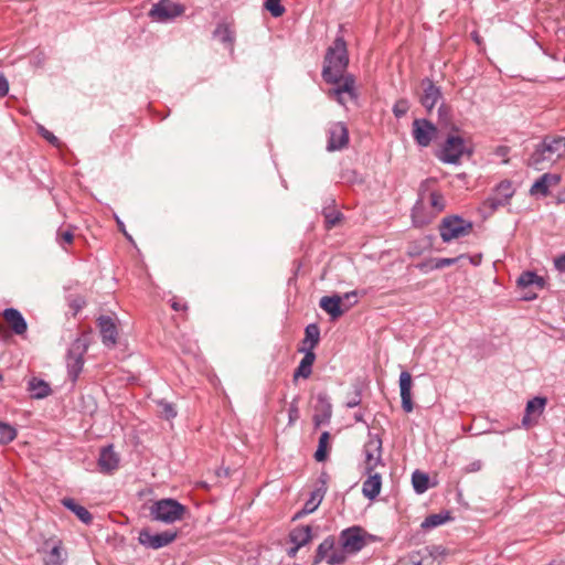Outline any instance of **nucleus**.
I'll return each instance as SVG.
<instances>
[{
    "label": "nucleus",
    "mask_w": 565,
    "mask_h": 565,
    "mask_svg": "<svg viewBox=\"0 0 565 565\" xmlns=\"http://www.w3.org/2000/svg\"><path fill=\"white\" fill-rule=\"evenodd\" d=\"M330 439V434L323 431L319 438L318 449L315 452V459L317 461H323L327 458V448Z\"/></svg>",
    "instance_id": "e433bc0d"
},
{
    "label": "nucleus",
    "mask_w": 565,
    "mask_h": 565,
    "mask_svg": "<svg viewBox=\"0 0 565 565\" xmlns=\"http://www.w3.org/2000/svg\"><path fill=\"white\" fill-rule=\"evenodd\" d=\"M338 552L339 546L335 545V537L329 535L317 547L313 563L318 564L326 561L330 565L332 555Z\"/></svg>",
    "instance_id": "4be33fe9"
},
{
    "label": "nucleus",
    "mask_w": 565,
    "mask_h": 565,
    "mask_svg": "<svg viewBox=\"0 0 565 565\" xmlns=\"http://www.w3.org/2000/svg\"><path fill=\"white\" fill-rule=\"evenodd\" d=\"M420 559L417 555H413L412 553L407 557L401 558L396 565H419Z\"/></svg>",
    "instance_id": "09e8293b"
},
{
    "label": "nucleus",
    "mask_w": 565,
    "mask_h": 565,
    "mask_svg": "<svg viewBox=\"0 0 565 565\" xmlns=\"http://www.w3.org/2000/svg\"><path fill=\"white\" fill-rule=\"evenodd\" d=\"M9 92V82L3 74H0V98L4 97Z\"/></svg>",
    "instance_id": "864d4df0"
},
{
    "label": "nucleus",
    "mask_w": 565,
    "mask_h": 565,
    "mask_svg": "<svg viewBox=\"0 0 565 565\" xmlns=\"http://www.w3.org/2000/svg\"><path fill=\"white\" fill-rule=\"evenodd\" d=\"M97 326L102 335V342L108 348L115 347L117 343V327L114 319L109 316H100L97 319Z\"/></svg>",
    "instance_id": "a211bd4d"
},
{
    "label": "nucleus",
    "mask_w": 565,
    "mask_h": 565,
    "mask_svg": "<svg viewBox=\"0 0 565 565\" xmlns=\"http://www.w3.org/2000/svg\"><path fill=\"white\" fill-rule=\"evenodd\" d=\"M318 401L321 404V414H316L313 417L317 426L328 423L332 414L331 404L328 402L326 396L319 395Z\"/></svg>",
    "instance_id": "473e14b6"
},
{
    "label": "nucleus",
    "mask_w": 565,
    "mask_h": 565,
    "mask_svg": "<svg viewBox=\"0 0 565 565\" xmlns=\"http://www.w3.org/2000/svg\"><path fill=\"white\" fill-rule=\"evenodd\" d=\"M305 351V349L302 350ZM316 360V354L311 350H306L305 356L300 361L298 367L296 369L294 373V379L297 380L298 377L308 379L312 373V364Z\"/></svg>",
    "instance_id": "bb28decb"
},
{
    "label": "nucleus",
    "mask_w": 565,
    "mask_h": 565,
    "mask_svg": "<svg viewBox=\"0 0 565 565\" xmlns=\"http://www.w3.org/2000/svg\"><path fill=\"white\" fill-rule=\"evenodd\" d=\"M349 64L347 43L338 36L328 47L324 56L322 77L327 83H338Z\"/></svg>",
    "instance_id": "f03ea898"
},
{
    "label": "nucleus",
    "mask_w": 565,
    "mask_h": 565,
    "mask_svg": "<svg viewBox=\"0 0 565 565\" xmlns=\"http://www.w3.org/2000/svg\"><path fill=\"white\" fill-rule=\"evenodd\" d=\"M448 520H449L448 513L430 514L422 522V527L424 530L434 529V527H437V526L444 524Z\"/></svg>",
    "instance_id": "c9c22d12"
},
{
    "label": "nucleus",
    "mask_w": 565,
    "mask_h": 565,
    "mask_svg": "<svg viewBox=\"0 0 565 565\" xmlns=\"http://www.w3.org/2000/svg\"><path fill=\"white\" fill-rule=\"evenodd\" d=\"M6 334L4 327L0 323V339L3 338Z\"/></svg>",
    "instance_id": "69168bd1"
},
{
    "label": "nucleus",
    "mask_w": 565,
    "mask_h": 565,
    "mask_svg": "<svg viewBox=\"0 0 565 565\" xmlns=\"http://www.w3.org/2000/svg\"><path fill=\"white\" fill-rule=\"evenodd\" d=\"M554 266L558 271L565 273V253L554 259Z\"/></svg>",
    "instance_id": "6e6d98bb"
},
{
    "label": "nucleus",
    "mask_w": 565,
    "mask_h": 565,
    "mask_svg": "<svg viewBox=\"0 0 565 565\" xmlns=\"http://www.w3.org/2000/svg\"><path fill=\"white\" fill-rule=\"evenodd\" d=\"M408 111V103L405 99H399L393 106V114L396 118H402Z\"/></svg>",
    "instance_id": "c03bdc74"
},
{
    "label": "nucleus",
    "mask_w": 565,
    "mask_h": 565,
    "mask_svg": "<svg viewBox=\"0 0 565 565\" xmlns=\"http://www.w3.org/2000/svg\"><path fill=\"white\" fill-rule=\"evenodd\" d=\"M335 87L329 90V96L337 99L339 104L345 105L348 102H355L358 93L355 90V77L352 74H342Z\"/></svg>",
    "instance_id": "9d476101"
},
{
    "label": "nucleus",
    "mask_w": 565,
    "mask_h": 565,
    "mask_svg": "<svg viewBox=\"0 0 565 565\" xmlns=\"http://www.w3.org/2000/svg\"><path fill=\"white\" fill-rule=\"evenodd\" d=\"M513 194L514 189L512 183L508 180L501 181L495 189V193L484 201V205L488 209L495 211L500 206L508 204Z\"/></svg>",
    "instance_id": "ddd939ff"
},
{
    "label": "nucleus",
    "mask_w": 565,
    "mask_h": 565,
    "mask_svg": "<svg viewBox=\"0 0 565 565\" xmlns=\"http://www.w3.org/2000/svg\"><path fill=\"white\" fill-rule=\"evenodd\" d=\"M185 507L174 499H161L149 507L151 520L171 524L183 519Z\"/></svg>",
    "instance_id": "20e7f679"
},
{
    "label": "nucleus",
    "mask_w": 565,
    "mask_h": 565,
    "mask_svg": "<svg viewBox=\"0 0 565 565\" xmlns=\"http://www.w3.org/2000/svg\"><path fill=\"white\" fill-rule=\"evenodd\" d=\"M65 556L61 543H57L51 547V550L44 556L45 565H64Z\"/></svg>",
    "instance_id": "2f4dec72"
},
{
    "label": "nucleus",
    "mask_w": 565,
    "mask_h": 565,
    "mask_svg": "<svg viewBox=\"0 0 565 565\" xmlns=\"http://www.w3.org/2000/svg\"><path fill=\"white\" fill-rule=\"evenodd\" d=\"M473 228V223L459 215H449L441 220L439 224V234L444 243H449L468 236Z\"/></svg>",
    "instance_id": "39448f33"
},
{
    "label": "nucleus",
    "mask_w": 565,
    "mask_h": 565,
    "mask_svg": "<svg viewBox=\"0 0 565 565\" xmlns=\"http://www.w3.org/2000/svg\"><path fill=\"white\" fill-rule=\"evenodd\" d=\"M289 540L292 544L305 546L312 540V527L310 525H299L289 533Z\"/></svg>",
    "instance_id": "a878e982"
},
{
    "label": "nucleus",
    "mask_w": 565,
    "mask_h": 565,
    "mask_svg": "<svg viewBox=\"0 0 565 565\" xmlns=\"http://www.w3.org/2000/svg\"><path fill=\"white\" fill-rule=\"evenodd\" d=\"M62 504L72 511L83 523L90 524L93 521V515L83 505L75 502L72 498H64L62 500Z\"/></svg>",
    "instance_id": "c85d7f7f"
},
{
    "label": "nucleus",
    "mask_w": 565,
    "mask_h": 565,
    "mask_svg": "<svg viewBox=\"0 0 565 565\" xmlns=\"http://www.w3.org/2000/svg\"><path fill=\"white\" fill-rule=\"evenodd\" d=\"M3 318L10 324L15 334L22 335L26 332V321L19 310L14 308H7L3 311Z\"/></svg>",
    "instance_id": "393cba45"
},
{
    "label": "nucleus",
    "mask_w": 565,
    "mask_h": 565,
    "mask_svg": "<svg viewBox=\"0 0 565 565\" xmlns=\"http://www.w3.org/2000/svg\"><path fill=\"white\" fill-rule=\"evenodd\" d=\"M419 213H420V206H419V203H417L413 207V211H412L413 223L417 227H422L430 222L429 220L422 217Z\"/></svg>",
    "instance_id": "a18cd8bd"
},
{
    "label": "nucleus",
    "mask_w": 565,
    "mask_h": 565,
    "mask_svg": "<svg viewBox=\"0 0 565 565\" xmlns=\"http://www.w3.org/2000/svg\"><path fill=\"white\" fill-rule=\"evenodd\" d=\"M327 479L328 476L326 473H322L319 478L320 486L317 487L311 493L310 498L306 501L301 512H299L296 518H298L301 514H309L315 512L320 503L322 502L324 494L327 492Z\"/></svg>",
    "instance_id": "f3484780"
},
{
    "label": "nucleus",
    "mask_w": 565,
    "mask_h": 565,
    "mask_svg": "<svg viewBox=\"0 0 565 565\" xmlns=\"http://www.w3.org/2000/svg\"><path fill=\"white\" fill-rule=\"evenodd\" d=\"M547 399L536 396L526 403L525 414L522 418V425L529 428L537 423V418L543 414Z\"/></svg>",
    "instance_id": "dca6fc26"
},
{
    "label": "nucleus",
    "mask_w": 565,
    "mask_h": 565,
    "mask_svg": "<svg viewBox=\"0 0 565 565\" xmlns=\"http://www.w3.org/2000/svg\"><path fill=\"white\" fill-rule=\"evenodd\" d=\"M436 131V127L427 119H415L413 122V137L420 147H428Z\"/></svg>",
    "instance_id": "4468645a"
},
{
    "label": "nucleus",
    "mask_w": 565,
    "mask_h": 565,
    "mask_svg": "<svg viewBox=\"0 0 565 565\" xmlns=\"http://www.w3.org/2000/svg\"><path fill=\"white\" fill-rule=\"evenodd\" d=\"M508 152H509V148H508V147H499V148L497 149V154H498V156H501V157L507 156V154H508Z\"/></svg>",
    "instance_id": "680f3d73"
},
{
    "label": "nucleus",
    "mask_w": 565,
    "mask_h": 565,
    "mask_svg": "<svg viewBox=\"0 0 565 565\" xmlns=\"http://www.w3.org/2000/svg\"><path fill=\"white\" fill-rule=\"evenodd\" d=\"M28 390L32 393V396L35 398H44L50 395L51 387L50 385L40 379L33 377L29 381Z\"/></svg>",
    "instance_id": "c756f323"
},
{
    "label": "nucleus",
    "mask_w": 565,
    "mask_h": 565,
    "mask_svg": "<svg viewBox=\"0 0 565 565\" xmlns=\"http://www.w3.org/2000/svg\"><path fill=\"white\" fill-rule=\"evenodd\" d=\"M171 307L175 311L185 310L186 306L184 303H181L179 300L173 299L171 302Z\"/></svg>",
    "instance_id": "13d9d810"
},
{
    "label": "nucleus",
    "mask_w": 565,
    "mask_h": 565,
    "mask_svg": "<svg viewBox=\"0 0 565 565\" xmlns=\"http://www.w3.org/2000/svg\"><path fill=\"white\" fill-rule=\"evenodd\" d=\"M175 531H163L161 533L152 534L148 530H141L139 533V543L145 547L159 550L171 544L177 539Z\"/></svg>",
    "instance_id": "9b49d317"
},
{
    "label": "nucleus",
    "mask_w": 565,
    "mask_h": 565,
    "mask_svg": "<svg viewBox=\"0 0 565 565\" xmlns=\"http://www.w3.org/2000/svg\"><path fill=\"white\" fill-rule=\"evenodd\" d=\"M354 418L356 422H363V415L362 414H355Z\"/></svg>",
    "instance_id": "0e129e2a"
},
{
    "label": "nucleus",
    "mask_w": 565,
    "mask_h": 565,
    "mask_svg": "<svg viewBox=\"0 0 565 565\" xmlns=\"http://www.w3.org/2000/svg\"><path fill=\"white\" fill-rule=\"evenodd\" d=\"M40 134L41 136L47 140L53 146H58V139L54 136L53 132L49 131L44 127H40Z\"/></svg>",
    "instance_id": "de8ad7c7"
},
{
    "label": "nucleus",
    "mask_w": 565,
    "mask_h": 565,
    "mask_svg": "<svg viewBox=\"0 0 565 565\" xmlns=\"http://www.w3.org/2000/svg\"><path fill=\"white\" fill-rule=\"evenodd\" d=\"M413 555H417L420 559L419 565H438L437 558L434 556L429 547H424L417 552H413Z\"/></svg>",
    "instance_id": "a19ab883"
},
{
    "label": "nucleus",
    "mask_w": 565,
    "mask_h": 565,
    "mask_svg": "<svg viewBox=\"0 0 565 565\" xmlns=\"http://www.w3.org/2000/svg\"><path fill=\"white\" fill-rule=\"evenodd\" d=\"M367 478L363 481L362 493L369 500H374L381 492L382 476L377 471L365 473Z\"/></svg>",
    "instance_id": "5701e85b"
},
{
    "label": "nucleus",
    "mask_w": 565,
    "mask_h": 565,
    "mask_svg": "<svg viewBox=\"0 0 565 565\" xmlns=\"http://www.w3.org/2000/svg\"><path fill=\"white\" fill-rule=\"evenodd\" d=\"M472 38L475 39V41H476V42H478V43H479V36H478V34H477V33H472Z\"/></svg>",
    "instance_id": "774afa93"
},
{
    "label": "nucleus",
    "mask_w": 565,
    "mask_h": 565,
    "mask_svg": "<svg viewBox=\"0 0 565 565\" xmlns=\"http://www.w3.org/2000/svg\"><path fill=\"white\" fill-rule=\"evenodd\" d=\"M349 143V130L347 126L339 121L330 125L328 129V151L341 150Z\"/></svg>",
    "instance_id": "f8f14e48"
},
{
    "label": "nucleus",
    "mask_w": 565,
    "mask_h": 565,
    "mask_svg": "<svg viewBox=\"0 0 565 565\" xmlns=\"http://www.w3.org/2000/svg\"><path fill=\"white\" fill-rule=\"evenodd\" d=\"M88 344L84 339L74 340L67 351L66 365L70 380L75 383L83 371L84 355L87 352Z\"/></svg>",
    "instance_id": "423d86ee"
},
{
    "label": "nucleus",
    "mask_w": 565,
    "mask_h": 565,
    "mask_svg": "<svg viewBox=\"0 0 565 565\" xmlns=\"http://www.w3.org/2000/svg\"><path fill=\"white\" fill-rule=\"evenodd\" d=\"M429 478L426 473L416 470L412 475V483L417 493H424L428 489Z\"/></svg>",
    "instance_id": "72a5a7b5"
},
{
    "label": "nucleus",
    "mask_w": 565,
    "mask_h": 565,
    "mask_svg": "<svg viewBox=\"0 0 565 565\" xmlns=\"http://www.w3.org/2000/svg\"><path fill=\"white\" fill-rule=\"evenodd\" d=\"M44 62V56L42 55V53H39L36 56H35V65L36 66H40L42 65Z\"/></svg>",
    "instance_id": "e2e57ef3"
},
{
    "label": "nucleus",
    "mask_w": 565,
    "mask_h": 565,
    "mask_svg": "<svg viewBox=\"0 0 565 565\" xmlns=\"http://www.w3.org/2000/svg\"><path fill=\"white\" fill-rule=\"evenodd\" d=\"M557 202L561 203V202H565V194L564 195H558L557 196Z\"/></svg>",
    "instance_id": "338daca9"
},
{
    "label": "nucleus",
    "mask_w": 565,
    "mask_h": 565,
    "mask_svg": "<svg viewBox=\"0 0 565 565\" xmlns=\"http://www.w3.org/2000/svg\"><path fill=\"white\" fill-rule=\"evenodd\" d=\"M300 547H301V546H298V545H295V544H294V546H292V547L288 548V551H287V555H288L289 557L294 558V557L297 555V553H298V551H299V548H300Z\"/></svg>",
    "instance_id": "bf43d9fd"
},
{
    "label": "nucleus",
    "mask_w": 565,
    "mask_h": 565,
    "mask_svg": "<svg viewBox=\"0 0 565 565\" xmlns=\"http://www.w3.org/2000/svg\"><path fill=\"white\" fill-rule=\"evenodd\" d=\"M429 204L436 211L440 213L446 209V201L444 195L438 191H433L429 194Z\"/></svg>",
    "instance_id": "79ce46f5"
},
{
    "label": "nucleus",
    "mask_w": 565,
    "mask_h": 565,
    "mask_svg": "<svg viewBox=\"0 0 565 565\" xmlns=\"http://www.w3.org/2000/svg\"><path fill=\"white\" fill-rule=\"evenodd\" d=\"M565 156V137L546 136L536 145L529 157L526 164L537 171H542Z\"/></svg>",
    "instance_id": "f257e3e1"
},
{
    "label": "nucleus",
    "mask_w": 565,
    "mask_h": 565,
    "mask_svg": "<svg viewBox=\"0 0 565 565\" xmlns=\"http://www.w3.org/2000/svg\"><path fill=\"white\" fill-rule=\"evenodd\" d=\"M340 216H341L340 213L326 214V222H327L328 227H332V226L337 225L338 222L340 221Z\"/></svg>",
    "instance_id": "603ef678"
},
{
    "label": "nucleus",
    "mask_w": 565,
    "mask_h": 565,
    "mask_svg": "<svg viewBox=\"0 0 565 565\" xmlns=\"http://www.w3.org/2000/svg\"><path fill=\"white\" fill-rule=\"evenodd\" d=\"M363 452L365 456L364 473L376 471L375 469L379 466L384 467L382 459V439L377 434L369 433L367 441L363 447Z\"/></svg>",
    "instance_id": "0eeeda50"
},
{
    "label": "nucleus",
    "mask_w": 565,
    "mask_h": 565,
    "mask_svg": "<svg viewBox=\"0 0 565 565\" xmlns=\"http://www.w3.org/2000/svg\"><path fill=\"white\" fill-rule=\"evenodd\" d=\"M466 151L467 147L463 138L449 136L438 151L437 158L444 163L458 164Z\"/></svg>",
    "instance_id": "6e6552de"
},
{
    "label": "nucleus",
    "mask_w": 565,
    "mask_h": 565,
    "mask_svg": "<svg viewBox=\"0 0 565 565\" xmlns=\"http://www.w3.org/2000/svg\"><path fill=\"white\" fill-rule=\"evenodd\" d=\"M482 468V462L480 460H475L472 462H470L467 468H466V471L467 472H477L479 471L480 469Z\"/></svg>",
    "instance_id": "4d7b16f0"
},
{
    "label": "nucleus",
    "mask_w": 565,
    "mask_h": 565,
    "mask_svg": "<svg viewBox=\"0 0 565 565\" xmlns=\"http://www.w3.org/2000/svg\"><path fill=\"white\" fill-rule=\"evenodd\" d=\"M522 298L524 300H534L536 298V294L535 292H531V291H526L523 294Z\"/></svg>",
    "instance_id": "052dcab7"
},
{
    "label": "nucleus",
    "mask_w": 565,
    "mask_h": 565,
    "mask_svg": "<svg viewBox=\"0 0 565 565\" xmlns=\"http://www.w3.org/2000/svg\"><path fill=\"white\" fill-rule=\"evenodd\" d=\"M288 413L290 423H294L299 418V408L296 401L290 403Z\"/></svg>",
    "instance_id": "8fccbe9b"
},
{
    "label": "nucleus",
    "mask_w": 565,
    "mask_h": 565,
    "mask_svg": "<svg viewBox=\"0 0 565 565\" xmlns=\"http://www.w3.org/2000/svg\"><path fill=\"white\" fill-rule=\"evenodd\" d=\"M341 297H342V301H343V300L349 301V305L347 306V307H349V309H350L353 305H355V303L358 302V299H356V297H358V292H356L355 290H353V291H349V292H345V294H344L343 296H341Z\"/></svg>",
    "instance_id": "3c124183"
},
{
    "label": "nucleus",
    "mask_w": 565,
    "mask_h": 565,
    "mask_svg": "<svg viewBox=\"0 0 565 565\" xmlns=\"http://www.w3.org/2000/svg\"><path fill=\"white\" fill-rule=\"evenodd\" d=\"M516 284H518V287L521 289H527L532 286H535L537 289H543L545 287L544 278L539 276L534 271L522 273L519 276Z\"/></svg>",
    "instance_id": "cd10ccee"
},
{
    "label": "nucleus",
    "mask_w": 565,
    "mask_h": 565,
    "mask_svg": "<svg viewBox=\"0 0 565 565\" xmlns=\"http://www.w3.org/2000/svg\"><path fill=\"white\" fill-rule=\"evenodd\" d=\"M158 404V407H159V412H160V415L161 417H163L164 419H173L178 412H177V408L174 406V404L172 403H169L164 399H160L157 402Z\"/></svg>",
    "instance_id": "ea45409f"
},
{
    "label": "nucleus",
    "mask_w": 565,
    "mask_h": 565,
    "mask_svg": "<svg viewBox=\"0 0 565 565\" xmlns=\"http://www.w3.org/2000/svg\"><path fill=\"white\" fill-rule=\"evenodd\" d=\"M319 306L330 316L331 320L339 319L349 310V307L342 308V297L339 295L322 297L319 301Z\"/></svg>",
    "instance_id": "412c9836"
},
{
    "label": "nucleus",
    "mask_w": 565,
    "mask_h": 565,
    "mask_svg": "<svg viewBox=\"0 0 565 565\" xmlns=\"http://www.w3.org/2000/svg\"><path fill=\"white\" fill-rule=\"evenodd\" d=\"M17 437V429L11 425L0 420V443L9 444Z\"/></svg>",
    "instance_id": "58836bf2"
},
{
    "label": "nucleus",
    "mask_w": 565,
    "mask_h": 565,
    "mask_svg": "<svg viewBox=\"0 0 565 565\" xmlns=\"http://www.w3.org/2000/svg\"><path fill=\"white\" fill-rule=\"evenodd\" d=\"M74 241V233L72 228H62L60 227L56 232V243L66 250V245H71Z\"/></svg>",
    "instance_id": "4c0bfd02"
},
{
    "label": "nucleus",
    "mask_w": 565,
    "mask_h": 565,
    "mask_svg": "<svg viewBox=\"0 0 565 565\" xmlns=\"http://www.w3.org/2000/svg\"><path fill=\"white\" fill-rule=\"evenodd\" d=\"M370 535L361 526L344 529L339 535V552L331 557L330 565L343 564L349 555L359 553L367 544Z\"/></svg>",
    "instance_id": "7ed1b4c3"
},
{
    "label": "nucleus",
    "mask_w": 565,
    "mask_h": 565,
    "mask_svg": "<svg viewBox=\"0 0 565 565\" xmlns=\"http://www.w3.org/2000/svg\"><path fill=\"white\" fill-rule=\"evenodd\" d=\"M305 340L303 342H310V345L307 350L313 351L315 347L319 343L320 340V329L316 323H311L306 327L305 330Z\"/></svg>",
    "instance_id": "f704fd0d"
},
{
    "label": "nucleus",
    "mask_w": 565,
    "mask_h": 565,
    "mask_svg": "<svg viewBox=\"0 0 565 565\" xmlns=\"http://www.w3.org/2000/svg\"><path fill=\"white\" fill-rule=\"evenodd\" d=\"M185 11V7L172 0H160L154 3L149 11V17L157 22H168L180 15Z\"/></svg>",
    "instance_id": "1a4fd4ad"
},
{
    "label": "nucleus",
    "mask_w": 565,
    "mask_h": 565,
    "mask_svg": "<svg viewBox=\"0 0 565 565\" xmlns=\"http://www.w3.org/2000/svg\"><path fill=\"white\" fill-rule=\"evenodd\" d=\"M361 403V394L359 391L354 392V395L345 403L348 408H353Z\"/></svg>",
    "instance_id": "5fc2aeb1"
},
{
    "label": "nucleus",
    "mask_w": 565,
    "mask_h": 565,
    "mask_svg": "<svg viewBox=\"0 0 565 565\" xmlns=\"http://www.w3.org/2000/svg\"><path fill=\"white\" fill-rule=\"evenodd\" d=\"M462 257L459 256V257H454V258H437L434 263V265L431 266L433 269H441V268H445V267H448V266H452L455 265L460 258Z\"/></svg>",
    "instance_id": "49530a36"
},
{
    "label": "nucleus",
    "mask_w": 565,
    "mask_h": 565,
    "mask_svg": "<svg viewBox=\"0 0 565 565\" xmlns=\"http://www.w3.org/2000/svg\"><path fill=\"white\" fill-rule=\"evenodd\" d=\"M412 387L413 379L411 373L403 371L399 374V394L402 399V408L405 413H411L414 409Z\"/></svg>",
    "instance_id": "6ab92c4d"
},
{
    "label": "nucleus",
    "mask_w": 565,
    "mask_h": 565,
    "mask_svg": "<svg viewBox=\"0 0 565 565\" xmlns=\"http://www.w3.org/2000/svg\"><path fill=\"white\" fill-rule=\"evenodd\" d=\"M561 181V175L556 173H545L540 177L531 186L532 194L547 195L548 189L557 185Z\"/></svg>",
    "instance_id": "b1692460"
},
{
    "label": "nucleus",
    "mask_w": 565,
    "mask_h": 565,
    "mask_svg": "<svg viewBox=\"0 0 565 565\" xmlns=\"http://www.w3.org/2000/svg\"><path fill=\"white\" fill-rule=\"evenodd\" d=\"M119 462L120 458L114 450L113 445L105 446L100 449L97 466L102 473L111 475L118 469Z\"/></svg>",
    "instance_id": "2eb2a0df"
},
{
    "label": "nucleus",
    "mask_w": 565,
    "mask_h": 565,
    "mask_svg": "<svg viewBox=\"0 0 565 565\" xmlns=\"http://www.w3.org/2000/svg\"><path fill=\"white\" fill-rule=\"evenodd\" d=\"M280 1L281 0H266L265 1L264 6H265L266 10H268L274 18L281 17L286 11L285 7L280 3Z\"/></svg>",
    "instance_id": "37998d69"
},
{
    "label": "nucleus",
    "mask_w": 565,
    "mask_h": 565,
    "mask_svg": "<svg viewBox=\"0 0 565 565\" xmlns=\"http://www.w3.org/2000/svg\"><path fill=\"white\" fill-rule=\"evenodd\" d=\"M213 36L220 40L223 44L233 47L235 40L234 31L227 24H218L213 31Z\"/></svg>",
    "instance_id": "7c9ffc66"
},
{
    "label": "nucleus",
    "mask_w": 565,
    "mask_h": 565,
    "mask_svg": "<svg viewBox=\"0 0 565 565\" xmlns=\"http://www.w3.org/2000/svg\"><path fill=\"white\" fill-rule=\"evenodd\" d=\"M423 95L420 97L422 105L431 111L436 104L441 98V92L429 78L422 81Z\"/></svg>",
    "instance_id": "aec40b11"
}]
</instances>
